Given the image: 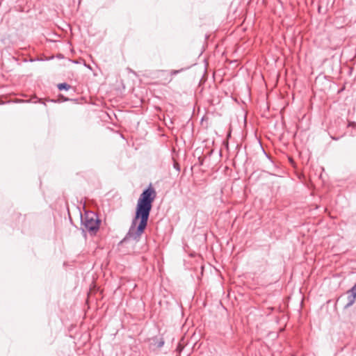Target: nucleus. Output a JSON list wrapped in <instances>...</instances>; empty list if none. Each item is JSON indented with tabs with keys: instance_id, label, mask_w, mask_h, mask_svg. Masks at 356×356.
I'll list each match as a JSON object with an SVG mask.
<instances>
[{
	"instance_id": "423d86ee",
	"label": "nucleus",
	"mask_w": 356,
	"mask_h": 356,
	"mask_svg": "<svg viewBox=\"0 0 356 356\" xmlns=\"http://www.w3.org/2000/svg\"><path fill=\"white\" fill-rule=\"evenodd\" d=\"M355 125H356L355 122H349V123H348V127H354V126H355Z\"/></svg>"
},
{
	"instance_id": "f03ea898",
	"label": "nucleus",
	"mask_w": 356,
	"mask_h": 356,
	"mask_svg": "<svg viewBox=\"0 0 356 356\" xmlns=\"http://www.w3.org/2000/svg\"><path fill=\"white\" fill-rule=\"evenodd\" d=\"M81 229L84 235L88 232L92 236L95 235L99 229L100 220L97 216L92 211H86L81 216Z\"/></svg>"
},
{
	"instance_id": "20e7f679",
	"label": "nucleus",
	"mask_w": 356,
	"mask_h": 356,
	"mask_svg": "<svg viewBox=\"0 0 356 356\" xmlns=\"http://www.w3.org/2000/svg\"><path fill=\"white\" fill-rule=\"evenodd\" d=\"M58 88L60 90H67L70 88V86L66 83H61L58 84Z\"/></svg>"
},
{
	"instance_id": "7ed1b4c3",
	"label": "nucleus",
	"mask_w": 356,
	"mask_h": 356,
	"mask_svg": "<svg viewBox=\"0 0 356 356\" xmlns=\"http://www.w3.org/2000/svg\"><path fill=\"white\" fill-rule=\"evenodd\" d=\"M347 294H348V297H347L348 302L344 306L345 309H347V308L351 307L354 304V302L355 301V298H356V283L354 284V286L350 289H349L347 291Z\"/></svg>"
},
{
	"instance_id": "f257e3e1",
	"label": "nucleus",
	"mask_w": 356,
	"mask_h": 356,
	"mask_svg": "<svg viewBox=\"0 0 356 356\" xmlns=\"http://www.w3.org/2000/svg\"><path fill=\"white\" fill-rule=\"evenodd\" d=\"M156 196V191L151 186L140 194L138 200L135 216L124 240L133 239L136 241L139 240L147 225L152 203Z\"/></svg>"
},
{
	"instance_id": "0eeeda50",
	"label": "nucleus",
	"mask_w": 356,
	"mask_h": 356,
	"mask_svg": "<svg viewBox=\"0 0 356 356\" xmlns=\"http://www.w3.org/2000/svg\"><path fill=\"white\" fill-rule=\"evenodd\" d=\"M178 72H179V70H172L171 72V74L172 75L177 74Z\"/></svg>"
},
{
	"instance_id": "39448f33",
	"label": "nucleus",
	"mask_w": 356,
	"mask_h": 356,
	"mask_svg": "<svg viewBox=\"0 0 356 356\" xmlns=\"http://www.w3.org/2000/svg\"><path fill=\"white\" fill-rule=\"evenodd\" d=\"M164 344V341L163 339H161L157 344L158 348H161Z\"/></svg>"
}]
</instances>
